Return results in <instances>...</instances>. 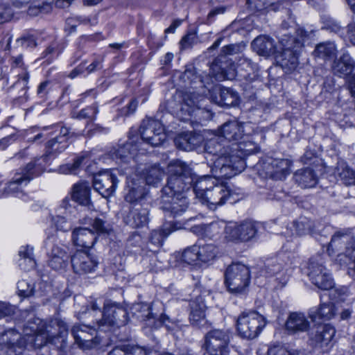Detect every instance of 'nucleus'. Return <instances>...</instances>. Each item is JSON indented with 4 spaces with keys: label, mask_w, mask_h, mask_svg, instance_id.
Here are the masks:
<instances>
[{
    "label": "nucleus",
    "mask_w": 355,
    "mask_h": 355,
    "mask_svg": "<svg viewBox=\"0 0 355 355\" xmlns=\"http://www.w3.org/2000/svg\"><path fill=\"white\" fill-rule=\"evenodd\" d=\"M51 330L43 329L38 324L30 323L24 326V336L13 329H10L0 336V345L6 350L8 355H19L24 348H40L46 343Z\"/></svg>",
    "instance_id": "nucleus-1"
},
{
    "label": "nucleus",
    "mask_w": 355,
    "mask_h": 355,
    "mask_svg": "<svg viewBox=\"0 0 355 355\" xmlns=\"http://www.w3.org/2000/svg\"><path fill=\"white\" fill-rule=\"evenodd\" d=\"M243 141L232 143L230 146L229 159L221 156L214 162L211 169L216 178H230L242 172L245 168V157L258 152L259 147L244 135Z\"/></svg>",
    "instance_id": "nucleus-2"
},
{
    "label": "nucleus",
    "mask_w": 355,
    "mask_h": 355,
    "mask_svg": "<svg viewBox=\"0 0 355 355\" xmlns=\"http://www.w3.org/2000/svg\"><path fill=\"white\" fill-rule=\"evenodd\" d=\"M167 184L162 189L164 195L184 194L191 189L196 174L186 162L179 159L171 161L168 165Z\"/></svg>",
    "instance_id": "nucleus-3"
},
{
    "label": "nucleus",
    "mask_w": 355,
    "mask_h": 355,
    "mask_svg": "<svg viewBox=\"0 0 355 355\" xmlns=\"http://www.w3.org/2000/svg\"><path fill=\"white\" fill-rule=\"evenodd\" d=\"M297 35L300 38L285 35L280 41L282 46V51L277 56V62L279 65L288 71L296 69L298 65V56L303 46L304 37L307 33L303 29L297 30Z\"/></svg>",
    "instance_id": "nucleus-4"
},
{
    "label": "nucleus",
    "mask_w": 355,
    "mask_h": 355,
    "mask_svg": "<svg viewBox=\"0 0 355 355\" xmlns=\"http://www.w3.org/2000/svg\"><path fill=\"white\" fill-rule=\"evenodd\" d=\"M245 46L242 44H231L223 46L220 55L211 64L209 73L218 80L230 79L234 76V64L228 63L226 56L237 54L243 51Z\"/></svg>",
    "instance_id": "nucleus-5"
},
{
    "label": "nucleus",
    "mask_w": 355,
    "mask_h": 355,
    "mask_svg": "<svg viewBox=\"0 0 355 355\" xmlns=\"http://www.w3.org/2000/svg\"><path fill=\"white\" fill-rule=\"evenodd\" d=\"M69 133L68 128L62 127L59 135L46 143L45 153L40 157L35 158L32 162L35 164L38 171L42 172L48 162L54 159L65 150L69 146Z\"/></svg>",
    "instance_id": "nucleus-6"
},
{
    "label": "nucleus",
    "mask_w": 355,
    "mask_h": 355,
    "mask_svg": "<svg viewBox=\"0 0 355 355\" xmlns=\"http://www.w3.org/2000/svg\"><path fill=\"white\" fill-rule=\"evenodd\" d=\"M266 324V318L257 311H245L237 319V331L241 337L254 339L259 335Z\"/></svg>",
    "instance_id": "nucleus-7"
},
{
    "label": "nucleus",
    "mask_w": 355,
    "mask_h": 355,
    "mask_svg": "<svg viewBox=\"0 0 355 355\" xmlns=\"http://www.w3.org/2000/svg\"><path fill=\"white\" fill-rule=\"evenodd\" d=\"M231 338L228 329L210 330L205 336L202 348L209 355H227L230 351Z\"/></svg>",
    "instance_id": "nucleus-8"
},
{
    "label": "nucleus",
    "mask_w": 355,
    "mask_h": 355,
    "mask_svg": "<svg viewBox=\"0 0 355 355\" xmlns=\"http://www.w3.org/2000/svg\"><path fill=\"white\" fill-rule=\"evenodd\" d=\"M141 138H135L144 148L146 146H157L161 145L166 138L162 123L151 118L144 119L139 128Z\"/></svg>",
    "instance_id": "nucleus-9"
},
{
    "label": "nucleus",
    "mask_w": 355,
    "mask_h": 355,
    "mask_svg": "<svg viewBox=\"0 0 355 355\" xmlns=\"http://www.w3.org/2000/svg\"><path fill=\"white\" fill-rule=\"evenodd\" d=\"M313 284L322 290L333 288L334 282L329 270L323 264L321 257H312L309 259L305 271Z\"/></svg>",
    "instance_id": "nucleus-10"
},
{
    "label": "nucleus",
    "mask_w": 355,
    "mask_h": 355,
    "mask_svg": "<svg viewBox=\"0 0 355 355\" xmlns=\"http://www.w3.org/2000/svg\"><path fill=\"white\" fill-rule=\"evenodd\" d=\"M225 284L231 293H241L250 283L249 268L241 263H232L225 273Z\"/></svg>",
    "instance_id": "nucleus-11"
},
{
    "label": "nucleus",
    "mask_w": 355,
    "mask_h": 355,
    "mask_svg": "<svg viewBox=\"0 0 355 355\" xmlns=\"http://www.w3.org/2000/svg\"><path fill=\"white\" fill-rule=\"evenodd\" d=\"M40 173L33 162H29L26 167L20 168L19 171L15 173L12 180L5 187L4 192L6 195H14L17 198H22L24 194L21 188Z\"/></svg>",
    "instance_id": "nucleus-12"
},
{
    "label": "nucleus",
    "mask_w": 355,
    "mask_h": 355,
    "mask_svg": "<svg viewBox=\"0 0 355 355\" xmlns=\"http://www.w3.org/2000/svg\"><path fill=\"white\" fill-rule=\"evenodd\" d=\"M44 243L48 251L49 266L55 270L64 269L68 265L69 258L66 247L53 236H48Z\"/></svg>",
    "instance_id": "nucleus-13"
},
{
    "label": "nucleus",
    "mask_w": 355,
    "mask_h": 355,
    "mask_svg": "<svg viewBox=\"0 0 355 355\" xmlns=\"http://www.w3.org/2000/svg\"><path fill=\"white\" fill-rule=\"evenodd\" d=\"M327 251L329 254L337 252L338 256L345 254L355 260V238L349 231L337 232L332 236Z\"/></svg>",
    "instance_id": "nucleus-14"
},
{
    "label": "nucleus",
    "mask_w": 355,
    "mask_h": 355,
    "mask_svg": "<svg viewBox=\"0 0 355 355\" xmlns=\"http://www.w3.org/2000/svg\"><path fill=\"white\" fill-rule=\"evenodd\" d=\"M292 261L286 254L268 261L262 270L267 277H274L281 286H284L288 280V271L291 268Z\"/></svg>",
    "instance_id": "nucleus-15"
},
{
    "label": "nucleus",
    "mask_w": 355,
    "mask_h": 355,
    "mask_svg": "<svg viewBox=\"0 0 355 355\" xmlns=\"http://www.w3.org/2000/svg\"><path fill=\"white\" fill-rule=\"evenodd\" d=\"M224 232L225 239L229 241H248L255 236L257 224L252 220H245L239 225L230 223L225 225Z\"/></svg>",
    "instance_id": "nucleus-16"
},
{
    "label": "nucleus",
    "mask_w": 355,
    "mask_h": 355,
    "mask_svg": "<svg viewBox=\"0 0 355 355\" xmlns=\"http://www.w3.org/2000/svg\"><path fill=\"white\" fill-rule=\"evenodd\" d=\"M75 343L83 350H89L97 347L101 339L94 328L85 324H75L71 329Z\"/></svg>",
    "instance_id": "nucleus-17"
},
{
    "label": "nucleus",
    "mask_w": 355,
    "mask_h": 355,
    "mask_svg": "<svg viewBox=\"0 0 355 355\" xmlns=\"http://www.w3.org/2000/svg\"><path fill=\"white\" fill-rule=\"evenodd\" d=\"M103 318L97 322L98 327L105 324L109 326L116 325L118 327L126 324L128 320V315L126 309L116 303L104 304Z\"/></svg>",
    "instance_id": "nucleus-18"
},
{
    "label": "nucleus",
    "mask_w": 355,
    "mask_h": 355,
    "mask_svg": "<svg viewBox=\"0 0 355 355\" xmlns=\"http://www.w3.org/2000/svg\"><path fill=\"white\" fill-rule=\"evenodd\" d=\"M146 148L141 147L135 137L130 138L128 141L122 146H119L110 152L113 159L123 163H129L134 160L138 154H145Z\"/></svg>",
    "instance_id": "nucleus-19"
},
{
    "label": "nucleus",
    "mask_w": 355,
    "mask_h": 355,
    "mask_svg": "<svg viewBox=\"0 0 355 355\" xmlns=\"http://www.w3.org/2000/svg\"><path fill=\"white\" fill-rule=\"evenodd\" d=\"M118 182L115 174L105 171L94 177L93 187L103 198H107L114 193Z\"/></svg>",
    "instance_id": "nucleus-20"
},
{
    "label": "nucleus",
    "mask_w": 355,
    "mask_h": 355,
    "mask_svg": "<svg viewBox=\"0 0 355 355\" xmlns=\"http://www.w3.org/2000/svg\"><path fill=\"white\" fill-rule=\"evenodd\" d=\"M162 208L174 218L184 213L189 206V200L184 194H169L162 196Z\"/></svg>",
    "instance_id": "nucleus-21"
},
{
    "label": "nucleus",
    "mask_w": 355,
    "mask_h": 355,
    "mask_svg": "<svg viewBox=\"0 0 355 355\" xmlns=\"http://www.w3.org/2000/svg\"><path fill=\"white\" fill-rule=\"evenodd\" d=\"M74 272L80 275L94 272L98 261L96 257L85 251H77L71 259Z\"/></svg>",
    "instance_id": "nucleus-22"
},
{
    "label": "nucleus",
    "mask_w": 355,
    "mask_h": 355,
    "mask_svg": "<svg viewBox=\"0 0 355 355\" xmlns=\"http://www.w3.org/2000/svg\"><path fill=\"white\" fill-rule=\"evenodd\" d=\"M230 196V191L226 185L218 184L207 190L206 197L203 201L209 205L210 209H215L217 206L224 205Z\"/></svg>",
    "instance_id": "nucleus-23"
},
{
    "label": "nucleus",
    "mask_w": 355,
    "mask_h": 355,
    "mask_svg": "<svg viewBox=\"0 0 355 355\" xmlns=\"http://www.w3.org/2000/svg\"><path fill=\"white\" fill-rule=\"evenodd\" d=\"M211 98L214 103L221 107L235 106L238 104V94L229 88L220 86L214 87Z\"/></svg>",
    "instance_id": "nucleus-24"
},
{
    "label": "nucleus",
    "mask_w": 355,
    "mask_h": 355,
    "mask_svg": "<svg viewBox=\"0 0 355 355\" xmlns=\"http://www.w3.org/2000/svg\"><path fill=\"white\" fill-rule=\"evenodd\" d=\"M219 137L229 141L237 142L244 137L243 123L237 121H229L218 130Z\"/></svg>",
    "instance_id": "nucleus-25"
},
{
    "label": "nucleus",
    "mask_w": 355,
    "mask_h": 355,
    "mask_svg": "<svg viewBox=\"0 0 355 355\" xmlns=\"http://www.w3.org/2000/svg\"><path fill=\"white\" fill-rule=\"evenodd\" d=\"M336 333L335 329L329 324H318L312 329L309 335L311 340L322 345H327L333 339Z\"/></svg>",
    "instance_id": "nucleus-26"
},
{
    "label": "nucleus",
    "mask_w": 355,
    "mask_h": 355,
    "mask_svg": "<svg viewBox=\"0 0 355 355\" xmlns=\"http://www.w3.org/2000/svg\"><path fill=\"white\" fill-rule=\"evenodd\" d=\"M127 188L128 193L125 196V199L130 203L139 202L147 194L144 182L139 179L128 178Z\"/></svg>",
    "instance_id": "nucleus-27"
},
{
    "label": "nucleus",
    "mask_w": 355,
    "mask_h": 355,
    "mask_svg": "<svg viewBox=\"0 0 355 355\" xmlns=\"http://www.w3.org/2000/svg\"><path fill=\"white\" fill-rule=\"evenodd\" d=\"M96 240L93 231L88 228H76L72 232V241L73 244L82 248H92Z\"/></svg>",
    "instance_id": "nucleus-28"
},
{
    "label": "nucleus",
    "mask_w": 355,
    "mask_h": 355,
    "mask_svg": "<svg viewBox=\"0 0 355 355\" xmlns=\"http://www.w3.org/2000/svg\"><path fill=\"white\" fill-rule=\"evenodd\" d=\"M230 148V146H225L221 144V138L219 136L214 137L205 143V150L206 153L216 157L211 167L214 166V162L221 156L226 157L229 159ZM211 169L212 168H211Z\"/></svg>",
    "instance_id": "nucleus-29"
},
{
    "label": "nucleus",
    "mask_w": 355,
    "mask_h": 355,
    "mask_svg": "<svg viewBox=\"0 0 355 355\" xmlns=\"http://www.w3.org/2000/svg\"><path fill=\"white\" fill-rule=\"evenodd\" d=\"M252 47L259 55L269 56L276 52L274 40L267 36L260 35L252 42Z\"/></svg>",
    "instance_id": "nucleus-30"
},
{
    "label": "nucleus",
    "mask_w": 355,
    "mask_h": 355,
    "mask_svg": "<svg viewBox=\"0 0 355 355\" xmlns=\"http://www.w3.org/2000/svg\"><path fill=\"white\" fill-rule=\"evenodd\" d=\"M354 67V60L348 53H343L339 60L334 62L332 70L335 75L346 77L352 72Z\"/></svg>",
    "instance_id": "nucleus-31"
},
{
    "label": "nucleus",
    "mask_w": 355,
    "mask_h": 355,
    "mask_svg": "<svg viewBox=\"0 0 355 355\" xmlns=\"http://www.w3.org/2000/svg\"><path fill=\"white\" fill-rule=\"evenodd\" d=\"M309 327V322L302 313H291L286 322V328L291 333L306 331Z\"/></svg>",
    "instance_id": "nucleus-32"
},
{
    "label": "nucleus",
    "mask_w": 355,
    "mask_h": 355,
    "mask_svg": "<svg viewBox=\"0 0 355 355\" xmlns=\"http://www.w3.org/2000/svg\"><path fill=\"white\" fill-rule=\"evenodd\" d=\"M295 182L302 188L313 187L318 182V175L309 168L297 170L294 174Z\"/></svg>",
    "instance_id": "nucleus-33"
},
{
    "label": "nucleus",
    "mask_w": 355,
    "mask_h": 355,
    "mask_svg": "<svg viewBox=\"0 0 355 355\" xmlns=\"http://www.w3.org/2000/svg\"><path fill=\"white\" fill-rule=\"evenodd\" d=\"M174 230L175 228L170 225L168 227H165L162 230L152 231L149 237V241L147 243L148 250L152 252H157L162 245L164 239Z\"/></svg>",
    "instance_id": "nucleus-34"
},
{
    "label": "nucleus",
    "mask_w": 355,
    "mask_h": 355,
    "mask_svg": "<svg viewBox=\"0 0 355 355\" xmlns=\"http://www.w3.org/2000/svg\"><path fill=\"white\" fill-rule=\"evenodd\" d=\"M291 165V162L288 159H275L268 164L272 170L267 171V175L271 178L282 179L289 173Z\"/></svg>",
    "instance_id": "nucleus-35"
},
{
    "label": "nucleus",
    "mask_w": 355,
    "mask_h": 355,
    "mask_svg": "<svg viewBox=\"0 0 355 355\" xmlns=\"http://www.w3.org/2000/svg\"><path fill=\"white\" fill-rule=\"evenodd\" d=\"M312 227L311 221L306 217H300L293 221L286 228L288 236H301L308 234Z\"/></svg>",
    "instance_id": "nucleus-36"
},
{
    "label": "nucleus",
    "mask_w": 355,
    "mask_h": 355,
    "mask_svg": "<svg viewBox=\"0 0 355 355\" xmlns=\"http://www.w3.org/2000/svg\"><path fill=\"white\" fill-rule=\"evenodd\" d=\"M202 141V138L192 132H184L175 139V143L180 149L189 151L195 149Z\"/></svg>",
    "instance_id": "nucleus-37"
},
{
    "label": "nucleus",
    "mask_w": 355,
    "mask_h": 355,
    "mask_svg": "<svg viewBox=\"0 0 355 355\" xmlns=\"http://www.w3.org/2000/svg\"><path fill=\"white\" fill-rule=\"evenodd\" d=\"M189 320L193 324L197 325L198 322L205 320L206 306L201 296H198L189 303Z\"/></svg>",
    "instance_id": "nucleus-38"
},
{
    "label": "nucleus",
    "mask_w": 355,
    "mask_h": 355,
    "mask_svg": "<svg viewBox=\"0 0 355 355\" xmlns=\"http://www.w3.org/2000/svg\"><path fill=\"white\" fill-rule=\"evenodd\" d=\"M71 197L73 200L80 205L89 207L90 200V187L87 182H80L73 185L72 189Z\"/></svg>",
    "instance_id": "nucleus-39"
},
{
    "label": "nucleus",
    "mask_w": 355,
    "mask_h": 355,
    "mask_svg": "<svg viewBox=\"0 0 355 355\" xmlns=\"http://www.w3.org/2000/svg\"><path fill=\"white\" fill-rule=\"evenodd\" d=\"M124 220L132 228L143 227L148 223V211L145 209H133L125 217Z\"/></svg>",
    "instance_id": "nucleus-40"
},
{
    "label": "nucleus",
    "mask_w": 355,
    "mask_h": 355,
    "mask_svg": "<svg viewBox=\"0 0 355 355\" xmlns=\"http://www.w3.org/2000/svg\"><path fill=\"white\" fill-rule=\"evenodd\" d=\"M336 176L347 186L355 185V171L344 161H338L334 171Z\"/></svg>",
    "instance_id": "nucleus-41"
},
{
    "label": "nucleus",
    "mask_w": 355,
    "mask_h": 355,
    "mask_svg": "<svg viewBox=\"0 0 355 355\" xmlns=\"http://www.w3.org/2000/svg\"><path fill=\"white\" fill-rule=\"evenodd\" d=\"M213 184L211 179L208 175L198 177L196 175V180L192 185V191L196 194V197L203 200L206 197L207 190L211 188V184Z\"/></svg>",
    "instance_id": "nucleus-42"
},
{
    "label": "nucleus",
    "mask_w": 355,
    "mask_h": 355,
    "mask_svg": "<svg viewBox=\"0 0 355 355\" xmlns=\"http://www.w3.org/2000/svg\"><path fill=\"white\" fill-rule=\"evenodd\" d=\"M20 259L19 266L24 270H29L35 266V261L33 257V248L29 245L21 247L19 251Z\"/></svg>",
    "instance_id": "nucleus-43"
},
{
    "label": "nucleus",
    "mask_w": 355,
    "mask_h": 355,
    "mask_svg": "<svg viewBox=\"0 0 355 355\" xmlns=\"http://www.w3.org/2000/svg\"><path fill=\"white\" fill-rule=\"evenodd\" d=\"M143 172L146 183L150 185L159 183L164 176V171L157 164L148 166Z\"/></svg>",
    "instance_id": "nucleus-44"
},
{
    "label": "nucleus",
    "mask_w": 355,
    "mask_h": 355,
    "mask_svg": "<svg viewBox=\"0 0 355 355\" xmlns=\"http://www.w3.org/2000/svg\"><path fill=\"white\" fill-rule=\"evenodd\" d=\"M314 54L324 59L334 58L336 55V45L331 42L320 43L316 46Z\"/></svg>",
    "instance_id": "nucleus-45"
},
{
    "label": "nucleus",
    "mask_w": 355,
    "mask_h": 355,
    "mask_svg": "<svg viewBox=\"0 0 355 355\" xmlns=\"http://www.w3.org/2000/svg\"><path fill=\"white\" fill-rule=\"evenodd\" d=\"M197 250L199 261L204 263L213 260L218 252L217 248L211 243L197 245Z\"/></svg>",
    "instance_id": "nucleus-46"
},
{
    "label": "nucleus",
    "mask_w": 355,
    "mask_h": 355,
    "mask_svg": "<svg viewBox=\"0 0 355 355\" xmlns=\"http://www.w3.org/2000/svg\"><path fill=\"white\" fill-rule=\"evenodd\" d=\"M336 314V309L334 303L329 302L327 303H322L320 308L315 313H311L310 316L313 320L316 318L328 320L331 319Z\"/></svg>",
    "instance_id": "nucleus-47"
},
{
    "label": "nucleus",
    "mask_w": 355,
    "mask_h": 355,
    "mask_svg": "<svg viewBox=\"0 0 355 355\" xmlns=\"http://www.w3.org/2000/svg\"><path fill=\"white\" fill-rule=\"evenodd\" d=\"M131 310L132 313L141 320H147L155 318V315L151 312V306L146 303L134 304Z\"/></svg>",
    "instance_id": "nucleus-48"
},
{
    "label": "nucleus",
    "mask_w": 355,
    "mask_h": 355,
    "mask_svg": "<svg viewBox=\"0 0 355 355\" xmlns=\"http://www.w3.org/2000/svg\"><path fill=\"white\" fill-rule=\"evenodd\" d=\"M257 69V64L247 58H241L237 64L236 69L234 67V75L240 73L241 76L247 78L249 75Z\"/></svg>",
    "instance_id": "nucleus-49"
},
{
    "label": "nucleus",
    "mask_w": 355,
    "mask_h": 355,
    "mask_svg": "<svg viewBox=\"0 0 355 355\" xmlns=\"http://www.w3.org/2000/svg\"><path fill=\"white\" fill-rule=\"evenodd\" d=\"M18 295L23 297H28L35 292V284L31 279H21L17 282Z\"/></svg>",
    "instance_id": "nucleus-50"
},
{
    "label": "nucleus",
    "mask_w": 355,
    "mask_h": 355,
    "mask_svg": "<svg viewBox=\"0 0 355 355\" xmlns=\"http://www.w3.org/2000/svg\"><path fill=\"white\" fill-rule=\"evenodd\" d=\"M59 53L58 44L56 42H53L42 53L41 58L45 59V61L49 64L51 62V61L56 58Z\"/></svg>",
    "instance_id": "nucleus-51"
},
{
    "label": "nucleus",
    "mask_w": 355,
    "mask_h": 355,
    "mask_svg": "<svg viewBox=\"0 0 355 355\" xmlns=\"http://www.w3.org/2000/svg\"><path fill=\"white\" fill-rule=\"evenodd\" d=\"M182 259L184 262L188 264H193L199 261L197 245L187 248L182 253Z\"/></svg>",
    "instance_id": "nucleus-52"
},
{
    "label": "nucleus",
    "mask_w": 355,
    "mask_h": 355,
    "mask_svg": "<svg viewBox=\"0 0 355 355\" xmlns=\"http://www.w3.org/2000/svg\"><path fill=\"white\" fill-rule=\"evenodd\" d=\"M51 10V5L48 3L42 5L31 6L28 9V14L30 16H37L40 13H47Z\"/></svg>",
    "instance_id": "nucleus-53"
},
{
    "label": "nucleus",
    "mask_w": 355,
    "mask_h": 355,
    "mask_svg": "<svg viewBox=\"0 0 355 355\" xmlns=\"http://www.w3.org/2000/svg\"><path fill=\"white\" fill-rule=\"evenodd\" d=\"M52 222L56 228L61 231H68L71 228V225L64 216H56L53 217Z\"/></svg>",
    "instance_id": "nucleus-54"
},
{
    "label": "nucleus",
    "mask_w": 355,
    "mask_h": 355,
    "mask_svg": "<svg viewBox=\"0 0 355 355\" xmlns=\"http://www.w3.org/2000/svg\"><path fill=\"white\" fill-rule=\"evenodd\" d=\"M323 28L338 34L340 36H343L344 34V28L336 21L331 18L324 22Z\"/></svg>",
    "instance_id": "nucleus-55"
},
{
    "label": "nucleus",
    "mask_w": 355,
    "mask_h": 355,
    "mask_svg": "<svg viewBox=\"0 0 355 355\" xmlns=\"http://www.w3.org/2000/svg\"><path fill=\"white\" fill-rule=\"evenodd\" d=\"M51 326L58 327V336L64 337L68 334V327L64 321L59 318H54L50 321Z\"/></svg>",
    "instance_id": "nucleus-56"
},
{
    "label": "nucleus",
    "mask_w": 355,
    "mask_h": 355,
    "mask_svg": "<svg viewBox=\"0 0 355 355\" xmlns=\"http://www.w3.org/2000/svg\"><path fill=\"white\" fill-rule=\"evenodd\" d=\"M97 113V105H93L92 106L81 110L78 113L77 118L94 119Z\"/></svg>",
    "instance_id": "nucleus-57"
},
{
    "label": "nucleus",
    "mask_w": 355,
    "mask_h": 355,
    "mask_svg": "<svg viewBox=\"0 0 355 355\" xmlns=\"http://www.w3.org/2000/svg\"><path fill=\"white\" fill-rule=\"evenodd\" d=\"M92 225L97 234H105L107 233L109 227L106 224V222L100 218H95L92 220Z\"/></svg>",
    "instance_id": "nucleus-58"
},
{
    "label": "nucleus",
    "mask_w": 355,
    "mask_h": 355,
    "mask_svg": "<svg viewBox=\"0 0 355 355\" xmlns=\"http://www.w3.org/2000/svg\"><path fill=\"white\" fill-rule=\"evenodd\" d=\"M225 226L220 227V223L218 222H213L206 225L207 237L212 238L218 234L223 229L224 230Z\"/></svg>",
    "instance_id": "nucleus-59"
},
{
    "label": "nucleus",
    "mask_w": 355,
    "mask_h": 355,
    "mask_svg": "<svg viewBox=\"0 0 355 355\" xmlns=\"http://www.w3.org/2000/svg\"><path fill=\"white\" fill-rule=\"evenodd\" d=\"M17 42L24 48H33L37 46L36 39L33 35H24L17 40Z\"/></svg>",
    "instance_id": "nucleus-60"
},
{
    "label": "nucleus",
    "mask_w": 355,
    "mask_h": 355,
    "mask_svg": "<svg viewBox=\"0 0 355 355\" xmlns=\"http://www.w3.org/2000/svg\"><path fill=\"white\" fill-rule=\"evenodd\" d=\"M15 308L3 302H0V320L9 317L15 313Z\"/></svg>",
    "instance_id": "nucleus-61"
},
{
    "label": "nucleus",
    "mask_w": 355,
    "mask_h": 355,
    "mask_svg": "<svg viewBox=\"0 0 355 355\" xmlns=\"http://www.w3.org/2000/svg\"><path fill=\"white\" fill-rule=\"evenodd\" d=\"M138 101L136 99H132L126 107L121 108L119 111L121 116H127L133 114L137 110Z\"/></svg>",
    "instance_id": "nucleus-62"
},
{
    "label": "nucleus",
    "mask_w": 355,
    "mask_h": 355,
    "mask_svg": "<svg viewBox=\"0 0 355 355\" xmlns=\"http://www.w3.org/2000/svg\"><path fill=\"white\" fill-rule=\"evenodd\" d=\"M128 355H150V351L139 347L126 345Z\"/></svg>",
    "instance_id": "nucleus-63"
},
{
    "label": "nucleus",
    "mask_w": 355,
    "mask_h": 355,
    "mask_svg": "<svg viewBox=\"0 0 355 355\" xmlns=\"http://www.w3.org/2000/svg\"><path fill=\"white\" fill-rule=\"evenodd\" d=\"M268 355H295V354L282 346H274L268 349Z\"/></svg>",
    "instance_id": "nucleus-64"
}]
</instances>
